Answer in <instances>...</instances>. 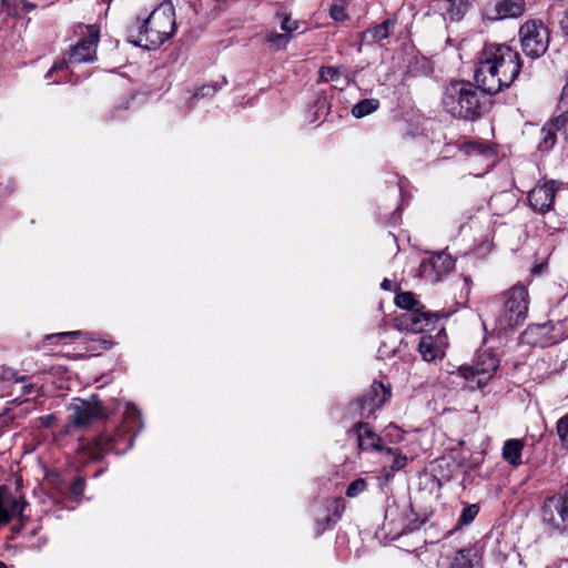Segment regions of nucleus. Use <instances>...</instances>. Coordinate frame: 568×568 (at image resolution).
Returning <instances> with one entry per match:
<instances>
[{"label":"nucleus","instance_id":"obj_1","mask_svg":"<svg viewBox=\"0 0 568 568\" xmlns=\"http://www.w3.org/2000/svg\"><path fill=\"white\" fill-rule=\"evenodd\" d=\"M520 69L521 62L517 51L507 44L489 43L480 52L475 78L483 91L497 93L516 80Z\"/></svg>","mask_w":568,"mask_h":568},{"label":"nucleus","instance_id":"obj_2","mask_svg":"<svg viewBox=\"0 0 568 568\" xmlns=\"http://www.w3.org/2000/svg\"><path fill=\"white\" fill-rule=\"evenodd\" d=\"M145 19H138L130 30L131 42L148 50H155L175 32V12L172 3L162 2Z\"/></svg>","mask_w":568,"mask_h":568},{"label":"nucleus","instance_id":"obj_3","mask_svg":"<svg viewBox=\"0 0 568 568\" xmlns=\"http://www.w3.org/2000/svg\"><path fill=\"white\" fill-rule=\"evenodd\" d=\"M481 91L469 81H452L443 91L442 105L454 118L475 120L481 114Z\"/></svg>","mask_w":568,"mask_h":568},{"label":"nucleus","instance_id":"obj_4","mask_svg":"<svg viewBox=\"0 0 568 568\" xmlns=\"http://www.w3.org/2000/svg\"><path fill=\"white\" fill-rule=\"evenodd\" d=\"M80 28V33L83 36V38L70 49L67 60L55 62L52 65L45 78H49L51 73L55 71L64 69L68 63L79 64L92 62L95 60L97 47L100 39V29L97 24H88Z\"/></svg>","mask_w":568,"mask_h":568},{"label":"nucleus","instance_id":"obj_5","mask_svg":"<svg viewBox=\"0 0 568 568\" xmlns=\"http://www.w3.org/2000/svg\"><path fill=\"white\" fill-rule=\"evenodd\" d=\"M523 51L530 58L542 55L549 44L548 29L539 21H527L519 29Z\"/></svg>","mask_w":568,"mask_h":568},{"label":"nucleus","instance_id":"obj_6","mask_svg":"<svg viewBox=\"0 0 568 568\" xmlns=\"http://www.w3.org/2000/svg\"><path fill=\"white\" fill-rule=\"evenodd\" d=\"M69 420L74 427H85L106 417V412L100 400L92 397L89 400L73 399L69 406Z\"/></svg>","mask_w":568,"mask_h":568},{"label":"nucleus","instance_id":"obj_7","mask_svg":"<svg viewBox=\"0 0 568 568\" xmlns=\"http://www.w3.org/2000/svg\"><path fill=\"white\" fill-rule=\"evenodd\" d=\"M505 315L501 326H514L526 317L528 311V292L523 285H515L506 293Z\"/></svg>","mask_w":568,"mask_h":568},{"label":"nucleus","instance_id":"obj_8","mask_svg":"<svg viewBox=\"0 0 568 568\" xmlns=\"http://www.w3.org/2000/svg\"><path fill=\"white\" fill-rule=\"evenodd\" d=\"M395 304L404 310L410 311L409 314H404L399 318L402 328L410 329L414 332L423 331V321H428V315L422 312L423 305L414 297L410 292H402L396 295Z\"/></svg>","mask_w":568,"mask_h":568},{"label":"nucleus","instance_id":"obj_9","mask_svg":"<svg viewBox=\"0 0 568 568\" xmlns=\"http://www.w3.org/2000/svg\"><path fill=\"white\" fill-rule=\"evenodd\" d=\"M454 267L455 260L447 252H437L422 261L418 275L429 283H438Z\"/></svg>","mask_w":568,"mask_h":568},{"label":"nucleus","instance_id":"obj_10","mask_svg":"<svg viewBox=\"0 0 568 568\" xmlns=\"http://www.w3.org/2000/svg\"><path fill=\"white\" fill-rule=\"evenodd\" d=\"M499 366V359L490 352L478 354L473 366H463L459 368L460 375L465 379L478 377L477 386L480 388L486 385L487 381L493 376Z\"/></svg>","mask_w":568,"mask_h":568},{"label":"nucleus","instance_id":"obj_11","mask_svg":"<svg viewBox=\"0 0 568 568\" xmlns=\"http://www.w3.org/2000/svg\"><path fill=\"white\" fill-rule=\"evenodd\" d=\"M390 389L383 383L374 382L371 389L358 400L359 410L363 416H369L381 408L389 398Z\"/></svg>","mask_w":568,"mask_h":568},{"label":"nucleus","instance_id":"obj_12","mask_svg":"<svg viewBox=\"0 0 568 568\" xmlns=\"http://www.w3.org/2000/svg\"><path fill=\"white\" fill-rule=\"evenodd\" d=\"M567 510V499L564 496H554L549 498L544 505V519L557 529L565 528Z\"/></svg>","mask_w":568,"mask_h":568},{"label":"nucleus","instance_id":"obj_13","mask_svg":"<svg viewBox=\"0 0 568 568\" xmlns=\"http://www.w3.org/2000/svg\"><path fill=\"white\" fill-rule=\"evenodd\" d=\"M24 500L14 497L6 487H0V526L22 515Z\"/></svg>","mask_w":568,"mask_h":568},{"label":"nucleus","instance_id":"obj_14","mask_svg":"<svg viewBox=\"0 0 568 568\" xmlns=\"http://www.w3.org/2000/svg\"><path fill=\"white\" fill-rule=\"evenodd\" d=\"M555 182H548L534 187L528 195L529 205L538 212H546L551 207L555 199Z\"/></svg>","mask_w":568,"mask_h":568},{"label":"nucleus","instance_id":"obj_15","mask_svg":"<svg viewBox=\"0 0 568 568\" xmlns=\"http://www.w3.org/2000/svg\"><path fill=\"white\" fill-rule=\"evenodd\" d=\"M362 450H382L381 438L366 425L358 423L351 432Z\"/></svg>","mask_w":568,"mask_h":568},{"label":"nucleus","instance_id":"obj_16","mask_svg":"<svg viewBox=\"0 0 568 568\" xmlns=\"http://www.w3.org/2000/svg\"><path fill=\"white\" fill-rule=\"evenodd\" d=\"M567 121L568 118L566 115V111H564L561 114L552 119L541 129L542 139L541 142L539 143L540 150L547 151L555 145L556 132L564 129Z\"/></svg>","mask_w":568,"mask_h":568},{"label":"nucleus","instance_id":"obj_17","mask_svg":"<svg viewBox=\"0 0 568 568\" xmlns=\"http://www.w3.org/2000/svg\"><path fill=\"white\" fill-rule=\"evenodd\" d=\"M497 19L518 18L525 11L524 0H499L496 3Z\"/></svg>","mask_w":568,"mask_h":568},{"label":"nucleus","instance_id":"obj_18","mask_svg":"<svg viewBox=\"0 0 568 568\" xmlns=\"http://www.w3.org/2000/svg\"><path fill=\"white\" fill-rule=\"evenodd\" d=\"M393 27H394L393 21L385 20L381 24L366 30L362 34V41L365 43H368V44L374 43V42H379L389 37Z\"/></svg>","mask_w":568,"mask_h":568},{"label":"nucleus","instance_id":"obj_19","mask_svg":"<svg viewBox=\"0 0 568 568\" xmlns=\"http://www.w3.org/2000/svg\"><path fill=\"white\" fill-rule=\"evenodd\" d=\"M524 449V442L520 439H508L503 447V457L513 466H519L521 460V452Z\"/></svg>","mask_w":568,"mask_h":568},{"label":"nucleus","instance_id":"obj_20","mask_svg":"<svg viewBox=\"0 0 568 568\" xmlns=\"http://www.w3.org/2000/svg\"><path fill=\"white\" fill-rule=\"evenodd\" d=\"M2 8L7 14L19 17L37 7V3L30 0H1Z\"/></svg>","mask_w":568,"mask_h":568},{"label":"nucleus","instance_id":"obj_21","mask_svg":"<svg viewBox=\"0 0 568 568\" xmlns=\"http://www.w3.org/2000/svg\"><path fill=\"white\" fill-rule=\"evenodd\" d=\"M418 351L426 362H432L442 355V349L435 344L430 335L420 337Z\"/></svg>","mask_w":568,"mask_h":568},{"label":"nucleus","instance_id":"obj_22","mask_svg":"<svg viewBox=\"0 0 568 568\" xmlns=\"http://www.w3.org/2000/svg\"><path fill=\"white\" fill-rule=\"evenodd\" d=\"M477 564V556L473 549H462L456 554L450 568H479Z\"/></svg>","mask_w":568,"mask_h":568},{"label":"nucleus","instance_id":"obj_23","mask_svg":"<svg viewBox=\"0 0 568 568\" xmlns=\"http://www.w3.org/2000/svg\"><path fill=\"white\" fill-rule=\"evenodd\" d=\"M378 106L379 101L377 99H364L352 108V114L356 119H361L376 111Z\"/></svg>","mask_w":568,"mask_h":568},{"label":"nucleus","instance_id":"obj_24","mask_svg":"<svg viewBox=\"0 0 568 568\" xmlns=\"http://www.w3.org/2000/svg\"><path fill=\"white\" fill-rule=\"evenodd\" d=\"M445 10L450 16L452 20H459L466 12L469 0H443Z\"/></svg>","mask_w":568,"mask_h":568},{"label":"nucleus","instance_id":"obj_25","mask_svg":"<svg viewBox=\"0 0 568 568\" xmlns=\"http://www.w3.org/2000/svg\"><path fill=\"white\" fill-rule=\"evenodd\" d=\"M291 38L292 36L287 33L271 32L266 34L265 39L271 49L278 51L287 47Z\"/></svg>","mask_w":568,"mask_h":568},{"label":"nucleus","instance_id":"obj_26","mask_svg":"<svg viewBox=\"0 0 568 568\" xmlns=\"http://www.w3.org/2000/svg\"><path fill=\"white\" fill-rule=\"evenodd\" d=\"M0 382L3 383H26V376H17L16 372L8 367H0Z\"/></svg>","mask_w":568,"mask_h":568},{"label":"nucleus","instance_id":"obj_27","mask_svg":"<svg viewBox=\"0 0 568 568\" xmlns=\"http://www.w3.org/2000/svg\"><path fill=\"white\" fill-rule=\"evenodd\" d=\"M367 488V483L365 479L358 478L352 481L346 490V496L348 498H355L361 493H363Z\"/></svg>","mask_w":568,"mask_h":568},{"label":"nucleus","instance_id":"obj_28","mask_svg":"<svg viewBox=\"0 0 568 568\" xmlns=\"http://www.w3.org/2000/svg\"><path fill=\"white\" fill-rule=\"evenodd\" d=\"M339 70L334 67H323L320 70V81L323 82L337 81L339 79Z\"/></svg>","mask_w":568,"mask_h":568},{"label":"nucleus","instance_id":"obj_29","mask_svg":"<svg viewBox=\"0 0 568 568\" xmlns=\"http://www.w3.org/2000/svg\"><path fill=\"white\" fill-rule=\"evenodd\" d=\"M300 27V22L291 19L287 14H282L281 29L284 33L292 34V32L296 31Z\"/></svg>","mask_w":568,"mask_h":568},{"label":"nucleus","instance_id":"obj_30","mask_svg":"<svg viewBox=\"0 0 568 568\" xmlns=\"http://www.w3.org/2000/svg\"><path fill=\"white\" fill-rule=\"evenodd\" d=\"M386 457H393L392 469L394 470H398L406 465V457L390 448L386 449Z\"/></svg>","mask_w":568,"mask_h":568},{"label":"nucleus","instance_id":"obj_31","mask_svg":"<svg viewBox=\"0 0 568 568\" xmlns=\"http://www.w3.org/2000/svg\"><path fill=\"white\" fill-rule=\"evenodd\" d=\"M329 16L333 20L342 22L347 19V13L343 4L334 3L329 9Z\"/></svg>","mask_w":568,"mask_h":568},{"label":"nucleus","instance_id":"obj_32","mask_svg":"<svg viewBox=\"0 0 568 568\" xmlns=\"http://www.w3.org/2000/svg\"><path fill=\"white\" fill-rule=\"evenodd\" d=\"M557 434L565 445L568 436V414L559 418L557 423Z\"/></svg>","mask_w":568,"mask_h":568},{"label":"nucleus","instance_id":"obj_33","mask_svg":"<svg viewBox=\"0 0 568 568\" xmlns=\"http://www.w3.org/2000/svg\"><path fill=\"white\" fill-rule=\"evenodd\" d=\"M478 514V507L476 505H470L464 508L459 521L462 524H469Z\"/></svg>","mask_w":568,"mask_h":568},{"label":"nucleus","instance_id":"obj_34","mask_svg":"<svg viewBox=\"0 0 568 568\" xmlns=\"http://www.w3.org/2000/svg\"><path fill=\"white\" fill-rule=\"evenodd\" d=\"M106 444H108L106 439H103V438L99 439L94 444V447H92L91 457L94 459L101 458L103 456V454L105 453L103 445H106Z\"/></svg>","mask_w":568,"mask_h":568},{"label":"nucleus","instance_id":"obj_35","mask_svg":"<svg viewBox=\"0 0 568 568\" xmlns=\"http://www.w3.org/2000/svg\"><path fill=\"white\" fill-rule=\"evenodd\" d=\"M125 418L128 423H133L140 418V412L133 405L126 406Z\"/></svg>","mask_w":568,"mask_h":568},{"label":"nucleus","instance_id":"obj_36","mask_svg":"<svg viewBox=\"0 0 568 568\" xmlns=\"http://www.w3.org/2000/svg\"><path fill=\"white\" fill-rule=\"evenodd\" d=\"M38 420L41 426L49 428L55 423L57 416H55V414H50V415L40 417Z\"/></svg>","mask_w":568,"mask_h":568},{"label":"nucleus","instance_id":"obj_37","mask_svg":"<svg viewBox=\"0 0 568 568\" xmlns=\"http://www.w3.org/2000/svg\"><path fill=\"white\" fill-rule=\"evenodd\" d=\"M83 487H84L83 480L82 479H77L72 484L71 490H72L73 494L78 495V494H81L83 491Z\"/></svg>","mask_w":568,"mask_h":568},{"label":"nucleus","instance_id":"obj_38","mask_svg":"<svg viewBox=\"0 0 568 568\" xmlns=\"http://www.w3.org/2000/svg\"><path fill=\"white\" fill-rule=\"evenodd\" d=\"M78 335H80V331L58 333V334L49 335L48 338H51V337L78 336Z\"/></svg>","mask_w":568,"mask_h":568},{"label":"nucleus","instance_id":"obj_39","mask_svg":"<svg viewBox=\"0 0 568 568\" xmlns=\"http://www.w3.org/2000/svg\"><path fill=\"white\" fill-rule=\"evenodd\" d=\"M34 385L33 384H24L22 386V392L24 395H29L32 393Z\"/></svg>","mask_w":568,"mask_h":568},{"label":"nucleus","instance_id":"obj_40","mask_svg":"<svg viewBox=\"0 0 568 568\" xmlns=\"http://www.w3.org/2000/svg\"><path fill=\"white\" fill-rule=\"evenodd\" d=\"M381 286H382V288H383V290H389V288H390V286H392V282H390L389 280L385 278V280L382 282Z\"/></svg>","mask_w":568,"mask_h":568},{"label":"nucleus","instance_id":"obj_41","mask_svg":"<svg viewBox=\"0 0 568 568\" xmlns=\"http://www.w3.org/2000/svg\"><path fill=\"white\" fill-rule=\"evenodd\" d=\"M209 91H210V88H209V87H203V88L201 89L200 94H201L202 97H204V95L209 94Z\"/></svg>","mask_w":568,"mask_h":568},{"label":"nucleus","instance_id":"obj_42","mask_svg":"<svg viewBox=\"0 0 568 568\" xmlns=\"http://www.w3.org/2000/svg\"><path fill=\"white\" fill-rule=\"evenodd\" d=\"M332 504L335 506L336 510L341 507L342 509L344 508V506L342 505V503L339 500H333Z\"/></svg>","mask_w":568,"mask_h":568},{"label":"nucleus","instance_id":"obj_43","mask_svg":"<svg viewBox=\"0 0 568 568\" xmlns=\"http://www.w3.org/2000/svg\"><path fill=\"white\" fill-rule=\"evenodd\" d=\"M566 88H567V85L562 87V93L565 92ZM562 101H564V94L561 95L560 103H562Z\"/></svg>","mask_w":568,"mask_h":568},{"label":"nucleus","instance_id":"obj_44","mask_svg":"<svg viewBox=\"0 0 568 568\" xmlns=\"http://www.w3.org/2000/svg\"><path fill=\"white\" fill-rule=\"evenodd\" d=\"M0 568H8L3 562L0 561Z\"/></svg>","mask_w":568,"mask_h":568}]
</instances>
